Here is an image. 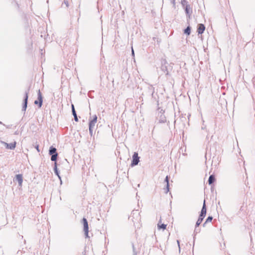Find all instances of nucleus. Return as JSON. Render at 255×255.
<instances>
[{
	"label": "nucleus",
	"instance_id": "7",
	"mask_svg": "<svg viewBox=\"0 0 255 255\" xmlns=\"http://www.w3.org/2000/svg\"><path fill=\"white\" fill-rule=\"evenodd\" d=\"M3 144L5 145V147L7 149H13L15 148L16 142L14 141L13 142L10 143V144H8L6 142H3Z\"/></svg>",
	"mask_w": 255,
	"mask_h": 255
},
{
	"label": "nucleus",
	"instance_id": "1",
	"mask_svg": "<svg viewBox=\"0 0 255 255\" xmlns=\"http://www.w3.org/2000/svg\"><path fill=\"white\" fill-rule=\"evenodd\" d=\"M42 94L40 92V90H39L38 91V98L37 100L34 101V104L38 106L39 108H40L42 105Z\"/></svg>",
	"mask_w": 255,
	"mask_h": 255
},
{
	"label": "nucleus",
	"instance_id": "16",
	"mask_svg": "<svg viewBox=\"0 0 255 255\" xmlns=\"http://www.w3.org/2000/svg\"><path fill=\"white\" fill-rule=\"evenodd\" d=\"M202 221H203V220H202L201 218V219L198 218V219L196 222V226L197 227L199 226L201 224V223H202Z\"/></svg>",
	"mask_w": 255,
	"mask_h": 255
},
{
	"label": "nucleus",
	"instance_id": "17",
	"mask_svg": "<svg viewBox=\"0 0 255 255\" xmlns=\"http://www.w3.org/2000/svg\"><path fill=\"white\" fill-rule=\"evenodd\" d=\"M213 219V218L212 217H208V218L206 219V222L205 223H207L208 222H211Z\"/></svg>",
	"mask_w": 255,
	"mask_h": 255
},
{
	"label": "nucleus",
	"instance_id": "8",
	"mask_svg": "<svg viewBox=\"0 0 255 255\" xmlns=\"http://www.w3.org/2000/svg\"><path fill=\"white\" fill-rule=\"evenodd\" d=\"M205 27L203 24H199L198 26L197 32L199 34H202L204 32Z\"/></svg>",
	"mask_w": 255,
	"mask_h": 255
},
{
	"label": "nucleus",
	"instance_id": "12",
	"mask_svg": "<svg viewBox=\"0 0 255 255\" xmlns=\"http://www.w3.org/2000/svg\"><path fill=\"white\" fill-rule=\"evenodd\" d=\"M215 177L214 175H211L210 176L208 180V182L209 184H212L213 183H214L215 181Z\"/></svg>",
	"mask_w": 255,
	"mask_h": 255
},
{
	"label": "nucleus",
	"instance_id": "18",
	"mask_svg": "<svg viewBox=\"0 0 255 255\" xmlns=\"http://www.w3.org/2000/svg\"><path fill=\"white\" fill-rule=\"evenodd\" d=\"M168 180H169L168 177V176H166V178H165V181L166 182V186H167V188L168 187V186H169Z\"/></svg>",
	"mask_w": 255,
	"mask_h": 255
},
{
	"label": "nucleus",
	"instance_id": "13",
	"mask_svg": "<svg viewBox=\"0 0 255 255\" xmlns=\"http://www.w3.org/2000/svg\"><path fill=\"white\" fill-rule=\"evenodd\" d=\"M56 153V149L55 147H50V150H49V154L51 155L54 154Z\"/></svg>",
	"mask_w": 255,
	"mask_h": 255
},
{
	"label": "nucleus",
	"instance_id": "10",
	"mask_svg": "<svg viewBox=\"0 0 255 255\" xmlns=\"http://www.w3.org/2000/svg\"><path fill=\"white\" fill-rule=\"evenodd\" d=\"M28 98V93H26L25 94L24 100V104H23V106L22 107L23 110L24 111H26V109L27 108Z\"/></svg>",
	"mask_w": 255,
	"mask_h": 255
},
{
	"label": "nucleus",
	"instance_id": "14",
	"mask_svg": "<svg viewBox=\"0 0 255 255\" xmlns=\"http://www.w3.org/2000/svg\"><path fill=\"white\" fill-rule=\"evenodd\" d=\"M190 27L189 26H188L185 30H184V33L187 34L188 35H190Z\"/></svg>",
	"mask_w": 255,
	"mask_h": 255
},
{
	"label": "nucleus",
	"instance_id": "20",
	"mask_svg": "<svg viewBox=\"0 0 255 255\" xmlns=\"http://www.w3.org/2000/svg\"><path fill=\"white\" fill-rule=\"evenodd\" d=\"M185 10H186V12L187 13H189V10H188V6H186Z\"/></svg>",
	"mask_w": 255,
	"mask_h": 255
},
{
	"label": "nucleus",
	"instance_id": "6",
	"mask_svg": "<svg viewBox=\"0 0 255 255\" xmlns=\"http://www.w3.org/2000/svg\"><path fill=\"white\" fill-rule=\"evenodd\" d=\"M167 225V224H164L162 223V219L160 218L157 224V229L158 230H165L166 229Z\"/></svg>",
	"mask_w": 255,
	"mask_h": 255
},
{
	"label": "nucleus",
	"instance_id": "9",
	"mask_svg": "<svg viewBox=\"0 0 255 255\" xmlns=\"http://www.w3.org/2000/svg\"><path fill=\"white\" fill-rule=\"evenodd\" d=\"M15 178L17 180L19 185L21 186L23 182V177L22 174H17L15 176Z\"/></svg>",
	"mask_w": 255,
	"mask_h": 255
},
{
	"label": "nucleus",
	"instance_id": "5",
	"mask_svg": "<svg viewBox=\"0 0 255 255\" xmlns=\"http://www.w3.org/2000/svg\"><path fill=\"white\" fill-rule=\"evenodd\" d=\"M206 210H206V205H205V201L204 200L203 206L202 209L201 210L200 215L199 217V219L201 218L202 220H203V219L204 218V217H205L206 214Z\"/></svg>",
	"mask_w": 255,
	"mask_h": 255
},
{
	"label": "nucleus",
	"instance_id": "15",
	"mask_svg": "<svg viewBox=\"0 0 255 255\" xmlns=\"http://www.w3.org/2000/svg\"><path fill=\"white\" fill-rule=\"evenodd\" d=\"M58 154L57 153H55L54 154L52 155L51 159L52 161H55L57 159Z\"/></svg>",
	"mask_w": 255,
	"mask_h": 255
},
{
	"label": "nucleus",
	"instance_id": "2",
	"mask_svg": "<svg viewBox=\"0 0 255 255\" xmlns=\"http://www.w3.org/2000/svg\"><path fill=\"white\" fill-rule=\"evenodd\" d=\"M139 161V157L138 156V153L137 152H134L132 155V160L131 163V166H134L136 165Z\"/></svg>",
	"mask_w": 255,
	"mask_h": 255
},
{
	"label": "nucleus",
	"instance_id": "21",
	"mask_svg": "<svg viewBox=\"0 0 255 255\" xmlns=\"http://www.w3.org/2000/svg\"><path fill=\"white\" fill-rule=\"evenodd\" d=\"M132 53L133 55H134V51H133V50L132 48Z\"/></svg>",
	"mask_w": 255,
	"mask_h": 255
},
{
	"label": "nucleus",
	"instance_id": "4",
	"mask_svg": "<svg viewBox=\"0 0 255 255\" xmlns=\"http://www.w3.org/2000/svg\"><path fill=\"white\" fill-rule=\"evenodd\" d=\"M83 223L84 226V231L85 232V234L86 237L88 236V232H89V228H88V223L86 218L83 219Z\"/></svg>",
	"mask_w": 255,
	"mask_h": 255
},
{
	"label": "nucleus",
	"instance_id": "11",
	"mask_svg": "<svg viewBox=\"0 0 255 255\" xmlns=\"http://www.w3.org/2000/svg\"><path fill=\"white\" fill-rule=\"evenodd\" d=\"M72 114L74 117V120L76 122L78 121V119L77 116V114L76 113V111L75 110V108L73 105H72Z\"/></svg>",
	"mask_w": 255,
	"mask_h": 255
},
{
	"label": "nucleus",
	"instance_id": "19",
	"mask_svg": "<svg viewBox=\"0 0 255 255\" xmlns=\"http://www.w3.org/2000/svg\"><path fill=\"white\" fill-rule=\"evenodd\" d=\"M55 172L56 173L57 175H58V172H57V167H56V162L55 163Z\"/></svg>",
	"mask_w": 255,
	"mask_h": 255
},
{
	"label": "nucleus",
	"instance_id": "3",
	"mask_svg": "<svg viewBox=\"0 0 255 255\" xmlns=\"http://www.w3.org/2000/svg\"><path fill=\"white\" fill-rule=\"evenodd\" d=\"M97 122V117L96 115H95L93 117V119L91 120L89 123V130L90 132H92L93 128H94Z\"/></svg>",
	"mask_w": 255,
	"mask_h": 255
}]
</instances>
